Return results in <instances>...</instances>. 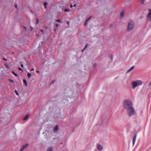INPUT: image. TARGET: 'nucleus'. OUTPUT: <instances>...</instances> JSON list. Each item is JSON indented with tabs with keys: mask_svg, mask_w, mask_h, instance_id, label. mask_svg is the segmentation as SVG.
I'll return each mask as SVG.
<instances>
[{
	"mask_svg": "<svg viewBox=\"0 0 151 151\" xmlns=\"http://www.w3.org/2000/svg\"><path fill=\"white\" fill-rule=\"evenodd\" d=\"M40 32L42 33H43V29H41L40 30Z\"/></svg>",
	"mask_w": 151,
	"mask_h": 151,
	"instance_id": "c85d7f7f",
	"label": "nucleus"
},
{
	"mask_svg": "<svg viewBox=\"0 0 151 151\" xmlns=\"http://www.w3.org/2000/svg\"><path fill=\"white\" fill-rule=\"evenodd\" d=\"M15 8H17V7H18V6H17V4H15Z\"/></svg>",
	"mask_w": 151,
	"mask_h": 151,
	"instance_id": "cd10ccee",
	"label": "nucleus"
},
{
	"mask_svg": "<svg viewBox=\"0 0 151 151\" xmlns=\"http://www.w3.org/2000/svg\"><path fill=\"white\" fill-rule=\"evenodd\" d=\"M5 66H6V68H9V66L8 65H7V64H5Z\"/></svg>",
	"mask_w": 151,
	"mask_h": 151,
	"instance_id": "4be33fe9",
	"label": "nucleus"
},
{
	"mask_svg": "<svg viewBox=\"0 0 151 151\" xmlns=\"http://www.w3.org/2000/svg\"><path fill=\"white\" fill-rule=\"evenodd\" d=\"M148 13L147 14V20L151 21V9H148Z\"/></svg>",
	"mask_w": 151,
	"mask_h": 151,
	"instance_id": "39448f33",
	"label": "nucleus"
},
{
	"mask_svg": "<svg viewBox=\"0 0 151 151\" xmlns=\"http://www.w3.org/2000/svg\"><path fill=\"white\" fill-rule=\"evenodd\" d=\"M60 21H61L60 20V19H57L56 20V22H60Z\"/></svg>",
	"mask_w": 151,
	"mask_h": 151,
	"instance_id": "b1692460",
	"label": "nucleus"
},
{
	"mask_svg": "<svg viewBox=\"0 0 151 151\" xmlns=\"http://www.w3.org/2000/svg\"><path fill=\"white\" fill-rule=\"evenodd\" d=\"M39 71H38V70L37 71H36V72H37V73H39Z\"/></svg>",
	"mask_w": 151,
	"mask_h": 151,
	"instance_id": "58836bf2",
	"label": "nucleus"
},
{
	"mask_svg": "<svg viewBox=\"0 0 151 151\" xmlns=\"http://www.w3.org/2000/svg\"><path fill=\"white\" fill-rule=\"evenodd\" d=\"M39 21V19H36L37 24L38 23Z\"/></svg>",
	"mask_w": 151,
	"mask_h": 151,
	"instance_id": "5701e85b",
	"label": "nucleus"
},
{
	"mask_svg": "<svg viewBox=\"0 0 151 151\" xmlns=\"http://www.w3.org/2000/svg\"><path fill=\"white\" fill-rule=\"evenodd\" d=\"M28 145V144H26L22 146L19 151H23Z\"/></svg>",
	"mask_w": 151,
	"mask_h": 151,
	"instance_id": "6e6552de",
	"label": "nucleus"
},
{
	"mask_svg": "<svg viewBox=\"0 0 151 151\" xmlns=\"http://www.w3.org/2000/svg\"><path fill=\"white\" fill-rule=\"evenodd\" d=\"M47 151H53V147L52 146H50L47 149Z\"/></svg>",
	"mask_w": 151,
	"mask_h": 151,
	"instance_id": "f8f14e48",
	"label": "nucleus"
},
{
	"mask_svg": "<svg viewBox=\"0 0 151 151\" xmlns=\"http://www.w3.org/2000/svg\"><path fill=\"white\" fill-rule=\"evenodd\" d=\"M12 73L15 76H17V75L16 73H15L13 71L12 72Z\"/></svg>",
	"mask_w": 151,
	"mask_h": 151,
	"instance_id": "a211bd4d",
	"label": "nucleus"
},
{
	"mask_svg": "<svg viewBox=\"0 0 151 151\" xmlns=\"http://www.w3.org/2000/svg\"><path fill=\"white\" fill-rule=\"evenodd\" d=\"M9 80L10 81H11V82H14V81L13 80H11V79H9Z\"/></svg>",
	"mask_w": 151,
	"mask_h": 151,
	"instance_id": "bb28decb",
	"label": "nucleus"
},
{
	"mask_svg": "<svg viewBox=\"0 0 151 151\" xmlns=\"http://www.w3.org/2000/svg\"><path fill=\"white\" fill-rule=\"evenodd\" d=\"M85 50V49H83V50H82V52H83V51H84V50Z\"/></svg>",
	"mask_w": 151,
	"mask_h": 151,
	"instance_id": "ea45409f",
	"label": "nucleus"
},
{
	"mask_svg": "<svg viewBox=\"0 0 151 151\" xmlns=\"http://www.w3.org/2000/svg\"><path fill=\"white\" fill-rule=\"evenodd\" d=\"M55 32H56V29H55Z\"/></svg>",
	"mask_w": 151,
	"mask_h": 151,
	"instance_id": "79ce46f5",
	"label": "nucleus"
},
{
	"mask_svg": "<svg viewBox=\"0 0 151 151\" xmlns=\"http://www.w3.org/2000/svg\"><path fill=\"white\" fill-rule=\"evenodd\" d=\"M127 111V115L129 117L134 115L136 114V111L133 106L126 110Z\"/></svg>",
	"mask_w": 151,
	"mask_h": 151,
	"instance_id": "7ed1b4c3",
	"label": "nucleus"
},
{
	"mask_svg": "<svg viewBox=\"0 0 151 151\" xmlns=\"http://www.w3.org/2000/svg\"><path fill=\"white\" fill-rule=\"evenodd\" d=\"M97 64L96 63H95L93 64V67L94 70H96L97 68Z\"/></svg>",
	"mask_w": 151,
	"mask_h": 151,
	"instance_id": "ddd939ff",
	"label": "nucleus"
},
{
	"mask_svg": "<svg viewBox=\"0 0 151 151\" xmlns=\"http://www.w3.org/2000/svg\"><path fill=\"white\" fill-rule=\"evenodd\" d=\"M141 1V3L143 4H144L145 3V0H140Z\"/></svg>",
	"mask_w": 151,
	"mask_h": 151,
	"instance_id": "6ab92c4d",
	"label": "nucleus"
},
{
	"mask_svg": "<svg viewBox=\"0 0 151 151\" xmlns=\"http://www.w3.org/2000/svg\"><path fill=\"white\" fill-rule=\"evenodd\" d=\"M73 6V5L72 4H71L70 5V7L72 8Z\"/></svg>",
	"mask_w": 151,
	"mask_h": 151,
	"instance_id": "f704fd0d",
	"label": "nucleus"
},
{
	"mask_svg": "<svg viewBox=\"0 0 151 151\" xmlns=\"http://www.w3.org/2000/svg\"><path fill=\"white\" fill-rule=\"evenodd\" d=\"M92 17L91 16L90 17H89L86 21L85 22L84 25L85 26H86L88 23L89 21L91 19V18Z\"/></svg>",
	"mask_w": 151,
	"mask_h": 151,
	"instance_id": "9b49d317",
	"label": "nucleus"
},
{
	"mask_svg": "<svg viewBox=\"0 0 151 151\" xmlns=\"http://www.w3.org/2000/svg\"><path fill=\"white\" fill-rule=\"evenodd\" d=\"M55 26H56V27H58V24H56Z\"/></svg>",
	"mask_w": 151,
	"mask_h": 151,
	"instance_id": "72a5a7b5",
	"label": "nucleus"
},
{
	"mask_svg": "<svg viewBox=\"0 0 151 151\" xmlns=\"http://www.w3.org/2000/svg\"><path fill=\"white\" fill-rule=\"evenodd\" d=\"M21 66L22 67H23V64H21Z\"/></svg>",
	"mask_w": 151,
	"mask_h": 151,
	"instance_id": "c9c22d12",
	"label": "nucleus"
},
{
	"mask_svg": "<svg viewBox=\"0 0 151 151\" xmlns=\"http://www.w3.org/2000/svg\"><path fill=\"white\" fill-rule=\"evenodd\" d=\"M69 11V9H65V12H68V11Z\"/></svg>",
	"mask_w": 151,
	"mask_h": 151,
	"instance_id": "393cba45",
	"label": "nucleus"
},
{
	"mask_svg": "<svg viewBox=\"0 0 151 151\" xmlns=\"http://www.w3.org/2000/svg\"><path fill=\"white\" fill-rule=\"evenodd\" d=\"M125 10H122L121 13H120V16L119 17V18L121 19H122L124 17V14L125 13Z\"/></svg>",
	"mask_w": 151,
	"mask_h": 151,
	"instance_id": "0eeeda50",
	"label": "nucleus"
},
{
	"mask_svg": "<svg viewBox=\"0 0 151 151\" xmlns=\"http://www.w3.org/2000/svg\"><path fill=\"white\" fill-rule=\"evenodd\" d=\"M131 29H128V30L127 31H130Z\"/></svg>",
	"mask_w": 151,
	"mask_h": 151,
	"instance_id": "e433bc0d",
	"label": "nucleus"
},
{
	"mask_svg": "<svg viewBox=\"0 0 151 151\" xmlns=\"http://www.w3.org/2000/svg\"><path fill=\"white\" fill-rule=\"evenodd\" d=\"M76 6V4H74L73 5V6Z\"/></svg>",
	"mask_w": 151,
	"mask_h": 151,
	"instance_id": "a19ab883",
	"label": "nucleus"
},
{
	"mask_svg": "<svg viewBox=\"0 0 151 151\" xmlns=\"http://www.w3.org/2000/svg\"><path fill=\"white\" fill-rule=\"evenodd\" d=\"M23 82L25 84L26 86H27V81L26 80L24 79L23 80Z\"/></svg>",
	"mask_w": 151,
	"mask_h": 151,
	"instance_id": "dca6fc26",
	"label": "nucleus"
},
{
	"mask_svg": "<svg viewBox=\"0 0 151 151\" xmlns=\"http://www.w3.org/2000/svg\"><path fill=\"white\" fill-rule=\"evenodd\" d=\"M44 5H45V8H46V5H47V4L46 2H45L44 3Z\"/></svg>",
	"mask_w": 151,
	"mask_h": 151,
	"instance_id": "aec40b11",
	"label": "nucleus"
},
{
	"mask_svg": "<svg viewBox=\"0 0 151 151\" xmlns=\"http://www.w3.org/2000/svg\"><path fill=\"white\" fill-rule=\"evenodd\" d=\"M149 85L150 86H151V82L149 83Z\"/></svg>",
	"mask_w": 151,
	"mask_h": 151,
	"instance_id": "7c9ffc66",
	"label": "nucleus"
},
{
	"mask_svg": "<svg viewBox=\"0 0 151 151\" xmlns=\"http://www.w3.org/2000/svg\"><path fill=\"white\" fill-rule=\"evenodd\" d=\"M113 24H111V25L110 27H113Z\"/></svg>",
	"mask_w": 151,
	"mask_h": 151,
	"instance_id": "4c0bfd02",
	"label": "nucleus"
},
{
	"mask_svg": "<svg viewBox=\"0 0 151 151\" xmlns=\"http://www.w3.org/2000/svg\"><path fill=\"white\" fill-rule=\"evenodd\" d=\"M18 69L22 71V69L21 68H20V67H19L18 68Z\"/></svg>",
	"mask_w": 151,
	"mask_h": 151,
	"instance_id": "a878e982",
	"label": "nucleus"
},
{
	"mask_svg": "<svg viewBox=\"0 0 151 151\" xmlns=\"http://www.w3.org/2000/svg\"><path fill=\"white\" fill-rule=\"evenodd\" d=\"M14 92L16 93V94L17 95H19V94H18V92H17V91L16 90L14 91Z\"/></svg>",
	"mask_w": 151,
	"mask_h": 151,
	"instance_id": "412c9836",
	"label": "nucleus"
},
{
	"mask_svg": "<svg viewBox=\"0 0 151 151\" xmlns=\"http://www.w3.org/2000/svg\"><path fill=\"white\" fill-rule=\"evenodd\" d=\"M96 147L98 151H103L104 149L102 145L99 143L96 144Z\"/></svg>",
	"mask_w": 151,
	"mask_h": 151,
	"instance_id": "20e7f679",
	"label": "nucleus"
},
{
	"mask_svg": "<svg viewBox=\"0 0 151 151\" xmlns=\"http://www.w3.org/2000/svg\"><path fill=\"white\" fill-rule=\"evenodd\" d=\"M137 137V134H136L134 135V136L133 138L132 139V144H133V146L134 144L135 143V142L136 139V137Z\"/></svg>",
	"mask_w": 151,
	"mask_h": 151,
	"instance_id": "9d476101",
	"label": "nucleus"
},
{
	"mask_svg": "<svg viewBox=\"0 0 151 151\" xmlns=\"http://www.w3.org/2000/svg\"><path fill=\"white\" fill-rule=\"evenodd\" d=\"M27 76L29 78L31 76V74L29 73H28L27 74Z\"/></svg>",
	"mask_w": 151,
	"mask_h": 151,
	"instance_id": "f3484780",
	"label": "nucleus"
},
{
	"mask_svg": "<svg viewBox=\"0 0 151 151\" xmlns=\"http://www.w3.org/2000/svg\"><path fill=\"white\" fill-rule=\"evenodd\" d=\"M133 106L132 102L129 99H125L123 102V106L125 110Z\"/></svg>",
	"mask_w": 151,
	"mask_h": 151,
	"instance_id": "f257e3e1",
	"label": "nucleus"
},
{
	"mask_svg": "<svg viewBox=\"0 0 151 151\" xmlns=\"http://www.w3.org/2000/svg\"><path fill=\"white\" fill-rule=\"evenodd\" d=\"M29 114H28L26 116H25L24 118V120H26L28 118V117H29Z\"/></svg>",
	"mask_w": 151,
	"mask_h": 151,
	"instance_id": "2eb2a0df",
	"label": "nucleus"
},
{
	"mask_svg": "<svg viewBox=\"0 0 151 151\" xmlns=\"http://www.w3.org/2000/svg\"><path fill=\"white\" fill-rule=\"evenodd\" d=\"M142 84V82L140 80L132 81L131 82L132 88L134 89L137 87L141 86Z\"/></svg>",
	"mask_w": 151,
	"mask_h": 151,
	"instance_id": "f03ea898",
	"label": "nucleus"
},
{
	"mask_svg": "<svg viewBox=\"0 0 151 151\" xmlns=\"http://www.w3.org/2000/svg\"><path fill=\"white\" fill-rule=\"evenodd\" d=\"M134 26V23L132 21H130L128 23V28H133Z\"/></svg>",
	"mask_w": 151,
	"mask_h": 151,
	"instance_id": "423d86ee",
	"label": "nucleus"
},
{
	"mask_svg": "<svg viewBox=\"0 0 151 151\" xmlns=\"http://www.w3.org/2000/svg\"><path fill=\"white\" fill-rule=\"evenodd\" d=\"M87 46H88L87 45H86V46H85V48L84 49H85L87 47Z\"/></svg>",
	"mask_w": 151,
	"mask_h": 151,
	"instance_id": "2f4dec72",
	"label": "nucleus"
},
{
	"mask_svg": "<svg viewBox=\"0 0 151 151\" xmlns=\"http://www.w3.org/2000/svg\"><path fill=\"white\" fill-rule=\"evenodd\" d=\"M34 70V68H32V69H31V71H33Z\"/></svg>",
	"mask_w": 151,
	"mask_h": 151,
	"instance_id": "473e14b6",
	"label": "nucleus"
},
{
	"mask_svg": "<svg viewBox=\"0 0 151 151\" xmlns=\"http://www.w3.org/2000/svg\"><path fill=\"white\" fill-rule=\"evenodd\" d=\"M59 130V127L58 125H56L54 128L53 131L54 133H57Z\"/></svg>",
	"mask_w": 151,
	"mask_h": 151,
	"instance_id": "1a4fd4ad",
	"label": "nucleus"
},
{
	"mask_svg": "<svg viewBox=\"0 0 151 151\" xmlns=\"http://www.w3.org/2000/svg\"><path fill=\"white\" fill-rule=\"evenodd\" d=\"M3 60H4L5 61H7V60L6 59H5V58H3Z\"/></svg>",
	"mask_w": 151,
	"mask_h": 151,
	"instance_id": "c756f323",
	"label": "nucleus"
},
{
	"mask_svg": "<svg viewBox=\"0 0 151 151\" xmlns=\"http://www.w3.org/2000/svg\"><path fill=\"white\" fill-rule=\"evenodd\" d=\"M134 68V66H133L131 68H130L129 69L127 70V73H129V72H130L132 70H133Z\"/></svg>",
	"mask_w": 151,
	"mask_h": 151,
	"instance_id": "4468645a",
	"label": "nucleus"
}]
</instances>
